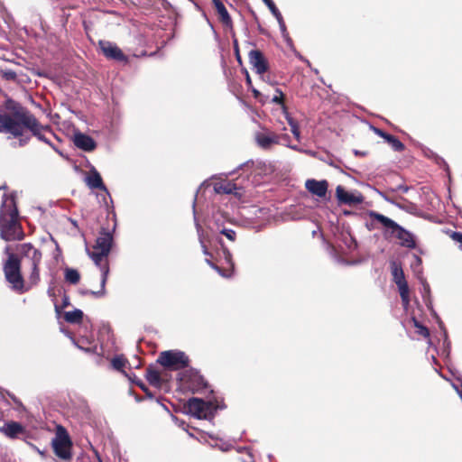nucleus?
I'll list each match as a JSON object with an SVG mask.
<instances>
[{
  "label": "nucleus",
  "instance_id": "9",
  "mask_svg": "<svg viewBox=\"0 0 462 462\" xmlns=\"http://www.w3.org/2000/svg\"><path fill=\"white\" fill-rule=\"evenodd\" d=\"M21 254L23 257L28 258L32 265V273L30 275V282L36 284L40 280L39 264L42 260V254L39 250L34 248L30 244H23L21 245Z\"/></svg>",
  "mask_w": 462,
  "mask_h": 462
},
{
  "label": "nucleus",
  "instance_id": "48",
  "mask_svg": "<svg viewBox=\"0 0 462 462\" xmlns=\"http://www.w3.org/2000/svg\"><path fill=\"white\" fill-rule=\"evenodd\" d=\"M246 81H247V83H248L249 85L251 84V79H250V78H249V76H248V75H247V77H246Z\"/></svg>",
  "mask_w": 462,
  "mask_h": 462
},
{
  "label": "nucleus",
  "instance_id": "2",
  "mask_svg": "<svg viewBox=\"0 0 462 462\" xmlns=\"http://www.w3.org/2000/svg\"><path fill=\"white\" fill-rule=\"evenodd\" d=\"M11 114L0 115V134H9L13 137H22L24 129H27L28 121L32 113L21 106L15 105L12 107Z\"/></svg>",
  "mask_w": 462,
  "mask_h": 462
},
{
  "label": "nucleus",
  "instance_id": "23",
  "mask_svg": "<svg viewBox=\"0 0 462 462\" xmlns=\"http://www.w3.org/2000/svg\"><path fill=\"white\" fill-rule=\"evenodd\" d=\"M238 189L236 183L228 180H222L214 183V190L218 194H235L238 193L236 190Z\"/></svg>",
  "mask_w": 462,
  "mask_h": 462
},
{
  "label": "nucleus",
  "instance_id": "41",
  "mask_svg": "<svg viewBox=\"0 0 462 462\" xmlns=\"http://www.w3.org/2000/svg\"><path fill=\"white\" fill-rule=\"evenodd\" d=\"M214 446L217 447L219 449H221L223 451H226L230 448V445L227 443H221V444L216 443Z\"/></svg>",
  "mask_w": 462,
  "mask_h": 462
},
{
  "label": "nucleus",
  "instance_id": "40",
  "mask_svg": "<svg viewBox=\"0 0 462 462\" xmlns=\"http://www.w3.org/2000/svg\"><path fill=\"white\" fill-rule=\"evenodd\" d=\"M196 380L198 381V385L196 387H192L193 390H199L200 387H204L206 385L201 376L196 375Z\"/></svg>",
  "mask_w": 462,
  "mask_h": 462
},
{
  "label": "nucleus",
  "instance_id": "3",
  "mask_svg": "<svg viewBox=\"0 0 462 462\" xmlns=\"http://www.w3.org/2000/svg\"><path fill=\"white\" fill-rule=\"evenodd\" d=\"M113 245V235L111 231L102 229L98 237L97 238L96 245L93 246L92 251L88 250L89 257L93 260L95 264L99 267L107 264L106 257L110 253Z\"/></svg>",
  "mask_w": 462,
  "mask_h": 462
},
{
  "label": "nucleus",
  "instance_id": "25",
  "mask_svg": "<svg viewBox=\"0 0 462 462\" xmlns=\"http://www.w3.org/2000/svg\"><path fill=\"white\" fill-rule=\"evenodd\" d=\"M214 4L221 21L226 24H229L231 23V18L224 4L219 0H214Z\"/></svg>",
  "mask_w": 462,
  "mask_h": 462
},
{
  "label": "nucleus",
  "instance_id": "11",
  "mask_svg": "<svg viewBox=\"0 0 462 462\" xmlns=\"http://www.w3.org/2000/svg\"><path fill=\"white\" fill-rule=\"evenodd\" d=\"M336 197L340 204L355 206L364 201V197L359 191H348L338 185L336 189Z\"/></svg>",
  "mask_w": 462,
  "mask_h": 462
},
{
  "label": "nucleus",
  "instance_id": "8",
  "mask_svg": "<svg viewBox=\"0 0 462 462\" xmlns=\"http://www.w3.org/2000/svg\"><path fill=\"white\" fill-rule=\"evenodd\" d=\"M391 271L393 282L396 283L400 296L402 301V305L405 309L410 304L409 287L405 280L403 270L400 263L395 261L391 263Z\"/></svg>",
  "mask_w": 462,
  "mask_h": 462
},
{
  "label": "nucleus",
  "instance_id": "33",
  "mask_svg": "<svg viewBox=\"0 0 462 462\" xmlns=\"http://www.w3.org/2000/svg\"><path fill=\"white\" fill-rule=\"evenodd\" d=\"M283 97H284L283 93L280 89L277 88L276 94L272 97V102L282 105L283 113L286 115V113H288V112H287L286 106L283 104Z\"/></svg>",
  "mask_w": 462,
  "mask_h": 462
},
{
  "label": "nucleus",
  "instance_id": "28",
  "mask_svg": "<svg viewBox=\"0 0 462 462\" xmlns=\"http://www.w3.org/2000/svg\"><path fill=\"white\" fill-rule=\"evenodd\" d=\"M285 117L287 119L289 125L291 126V131L292 134L294 135V137L296 138L297 141H300V132L299 125H298L297 122L294 121L293 118L288 113H286Z\"/></svg>",
  "mask_w": 462,
  "mask_h": 462
},
{
  "label": "nucleus",
  "instance_id": "43",
  "mask_svg": "<svg viewBox=\"0 0 462 462\" xmlns=\"http://www.w3.org/2000/svg\"><path fill=\"white\" fill-rule=\"evenodd\" d=\"M28 141H29V137H26V138H21V139L19 140V145H20V146H23V145H25V144L28 143Z\"/></svg>",
  "mask_w": 462,
  "mask_h": 462
},
{
  "label": "nucleus",
  "instance_id": "50",
  "mask_svg": "<svg viewBox=\"0 0 462 462\" xmlns=\"http://www.w3.org/2000/svg\"><path fill=\"white\" fill-rule=\"evenodd\" d=\"M416 260L418 261V263H420V259L419 257H416Z\"/></svg>",
  "mask_w": 462,
  "mask_h": 462
},
{
  "label": "nucleus",
  "instance_id": "14",
  "mask_svg": "<svg viewBox=\"0 0 462 462\" xmlns=\"http://www.w3.org/2000/svg\"><path fill=\"white\" fill-rule=\"evenodd\" d=\"M0 433L10 439H15L25 433V428L17 421L9 420L0 426Z\"/></svg>",
  "mask_w": 462,
  "mask_h": 462
},
{
  "label": "nucleus",
  "instance_id": "1",
  "mask_svg": "<svg viewBox=\"0 0 462 462\" xmlns=\"http://www.w3.org/2000/svg\"><path fill=\"white\" fill-rule=\"evenodd\" d=\"M0 236L5 241L21 240L23 233L18 220L14 195L4 196L0 208Z\"/></svg>",
  "mask_w": 462,
  "mask_h": 462
},
{
  "label": "nucleus",
  "instance_id": "35",
  "mask_svg": "<svg viewBox=\"0 0 462 462\" xmlns=\"http://www.w3.org/2000/svg\"><path fill=\"white\" fill-rule=\"evenodd\" d=\"M414 327L417 328V333L421 335L424 337H428L430 336L429 329L421 325L419 321L416 319H413Z\"/></svg>",
  "mask_w": 462,
  "mask_h": 462
},
{
  "label": "nucleus",
  "instance_id": "21",
  "mask_svg": "<svg viewBox=\"0 0 462 462\" xmlns=\"http://www.w3.org/2000/svg\"><path fill=\"white\" fill-rule=\"evenodd\" d=\"M85 181L90 189H99L107 192L99 172L95 168H92L88 175L86 176Z\"/></svg>",
  "mask_w": 462,
  "mask_h": 462
},
{
  "label": "nucleus",
  "instance_id": "17",
  "mask_svg": "<svg viewBox=\"0 0 462 462\" xmlns=\"http://www.w3.org/2000/svg\"><path fill=\"white\" fill-rule=\"evenodd\" d=\"M213 219H214V223L216 225L217 230L220 234L224 235L230 241L236 240V232L233 229L225 226V225H224V220L226 219V215H224L220 212H217L213 216Z\"/></svg>",
  "mask_w": 462,
  "mask_h": 462
},
{
  "label": "nucleus",
  "instance_id": "44",
  "mask_svg": "<svg viewBox=\"0 0 462 462\" xmlns=\"http://www.w3.org/2000/svg\"><path fill=\"white\" fill-rule=\"evenodd\" d=\"M423 291H423V293H425V294H426V293H427V294H428V293H430V286H429V284H428V283H426V282H424V283H423Z\"/></svg>",
  "mask_w": 462,
  "mask_h": 462
},
{
  "label": "nucleus",
  "instance_id": "32",
  "mask_svg": "<svg viewBox=\"0 0 462 462\" xmlns=\"http://www.w3.org/2000/svg\"><path fill=\"white\" fill-rule=\"evenodd\" d=\"M112 366L117 371H122L125 366L126 360L122 356H117L112 359Z\"/></svg>",
  "mask_w": 462,
  "mask_h": 462
},
{
  "label": "nucleus",
  "instance_id": "27",
  "mask_svg": "<svg viewBox=\"0 0 462 462\" xmlns=\"http://www.w3.org/2000/svg\"><path fill=\"white\" fill-rule=\"evenodd\" d=\"M146 378L148 382L154 386H158L161 383L160 373L152 368L147 370Z\"/></svg>",
  "mask_w": 462,
  "mask_h": 462
},
{
  "label": "nucleus",
  "instance_id": "29",
  "mask_svg": "<svg viewBox=\"0 0 462 462\" xmlns=\"http://www.w3.org/2000/svg\"><path fill=\"white\" fill-rule=\"evenodd\" d=\"M65 279L67 282L76 284L79 282L80 275L77 270L68 268L65 271Z\"/></svg>",
  "mask_w": 462,
  "mask_h": 462
},
{
  "label": "nucleus",
  "instance_id": "6",
  "mask_svg": "<svg viewBox=\"0 0 462 462\" xmlns=\"http://www.w3.org/2000/svg\"><path fill=\"white\" fill-rule=\"evenodd\" d=\"M158 362L166 368L179 370L188 366L189 358L184 352L169 350L160 354Z\"/></svg>",
  "mask_w": 462,
  "mask_h": 462
},
{
  "label": "nucleus",
  "instance_id": "10",
  "mask_svg": "<svg viewBox=\"0 0 462 462\" xmlns=\"http://www.w3.org/2000/svg\"><path fill=\"white\" fill-rule=\"evenodd\" d=\"M257 145L263 150H270L273 146L279 144L282 140L287 141L289 136L286 134H277L269 130L258 132L254 135Z\"/></svg>",
  "mask_w": 462,
  "mask_h": 462
},
{
  "label": "nucleus",
  "instance_id": "38",
  "mask_svg": "<svg viewBox=\"0 0 462 462\" xmlns=\"http://www.w3.org/2000/svg\"><path fill=\"white\" fill-rule=\"evenodd\" d=\"M207 263L213 268L215 269L220 275L224 276V277H229L231 274L230 273H226L224 272H222V270L217 267V265H215L213 263H211L209 260H207Z\"/></svg>",
  "mask_w": 462,
  "mask_h": 462
},
{
  "label": "nucleus",
  "instance_id": "12",
  "mask_svg": "<svg viewBox=\"0 0 462 462\" xmlns=\"http://www.w3.org/2000/svg\"><path fill=\"white\" fill-rule=\"evenodd\" d=\"M27 123V129L30 130L35 137H37L40 141L51 145L50 140L45 136V133L52 134V132L49 126L41 125L33 115H32L31 119Z\"/></svg>",
  "mask_w": 462,
  "mask_h": 462
},
{
  "label": "nucleus",
  "instance_id": "46",
  "mask_svg": "<svg viewBox=\"0 0 462 462\" xmlns=\"http://www.w3.org/2000/svg\"><path fill=\"white\" fill-rule=\"evenodd\" d=\"M286 145H287L288 147H290V148H291V149L295 150V151H300V149L298 148V146H297V145H291V144H290L289 143H286Z\"/></svg>",
  "mask_w": 462,
  "mask_h": 462
},
{
  "label": "nucleus",
  "instance_id": "22",
  "mask_svg": "<svg viewBox=\"0 0 462 462\" xmlns=\"http://www.w3.org/2000/svg\"><path fill=\"white\" fill-rule=\"evenodd\" d=\"M101 281H100V286H101V289L99 291H88V290H86V291H82L81 293L82 294H91L97 298H100V297H103L105 296L106 294V281H107V276H108V273H109V267L107 264H105L104 266H101Z\"/></svg>",
  "mask_w": 462,
  "mask_h": 462
},
{
  "label": "nucleus",
  "instance_id": "15",
  "mask_svg": "<svg viewBox=\"0 0 462 462\" xmlns=\"http://www.w3.org/2000/svg\"><path fill=\"white\" fill-rule=\"evenodd\" d=\"M99 47L103 54L108 58L116 60H125L126 58L122 51L113 42L108 41H99Z\"/></svg>",
  "mask_w": 462,
  "mask_h": 462
},
{
  "label": "nucleus",
  "instance_id": "13",
  "mask_svg": "<svg viewBox=\"0 0 462 462\" xmlns=\"http://www.w3.org/2000/svg\"><path fill=\"white\" fill-rule=\"evenodd\" d=\"M27 123V129L30 130L35 137H37L40 141L51 145L50 140L45 136V133L52 134V132L49 126L41 125L33 115H32L31 119Z\"/></svg>",
  "mask_w": 462,
  "mask_h": 462
},
{
  "label": "nucleus",
  "instance_id": "18",
  "mask_svg": "<svg viewBox=\"0 0 462 462\" xmlns=\"http://www.w3.org/2000/svg\"><path fill=\"white\" fill-rule=\"evenodd\" d=\"M73 143L78 148L85 152H91L97 146V143L92 137L82 133H76L74 134Z\"/></svg>",
  "mask_w": 462,
  "mask_h": 462
},
{
  "label": "nucleus",
  "instance_id": "16",
  "mask_svg": "<svg viewBox=\"0 0 462 462\" xmlns=\"http://www.w3.org/2000/svg\"><path fill=\"white\" fill-rule=\"evenodd\" d=\"M391 235L400 241V245L402 246H405L408 248L415 247V241L413 236L409 231L402 227L400 225L397 224V226H395L393 229Z\"/></svg>",
  "mask_w": 462,
  "mask_h": 462
},
{
  "label": "nucleus",
  "instance_id": "49",
  "mask_svg": "<svg viewBox=\"0 0 462 462\" xmlns=\"http://www.w3.org/2000/svg\"><path fill=\"white\" fill-rule=\"evenodd\" d=\"M86 352H90V348L84 349Z\"/></svg>",
  "mask_w": 462,
  "mask_h": 462
},
{
  "label": "nucleus",
  "instance_id": "39",
  "mask_svg": "<svg viewBox=\"0 0 462 462\" xmlns=\"http://www.w3.org/2000/svg\"><path fill=\"white\" fill-rule=\"evenodd\" d=\"M450 237L457 243L462 245V233L460 232H452Z\"/></svg>",
  "mask_w": 462,
  "mask_h": 462
},
{
  "label": "nucleus",
  "instance_id": "34",
  "mask_svg": "<svg viewBox=\"0 0 462 462\" xmlns=\"http://www.w3.org/2000/svg\"><path fill=\"white\" fill-rule=\"evenodd\" d=\"M279 23V27H280V30L282 32V34L283 36L284 39H286L288 42L290 41V38L288 36V32H287V30H286V26H285V23L283 21V18L281 14H279L278 15L274 16Z\"/></svg>",
  "mask_w": 462,
  "mask_h": 462
},
{
  "label": "nucleus",
  "instance_id": "26",
  "mask_svg": "<svg viewBox=\"0 0 462 462\" xmlns=\"http://www.w3.org/2000/svg\"><path fill=\"white\" fill-rule=\"evenodd\" d=\"M65 320L69 323H79L83 318V312L80 310L68 311L65 313Z\"/></svg>",
  "mask_w": 462,
  "mask_h": 462
},
{
  "label": "nucleus",
  "instance_id": "24",
  "mask_svg": "<svg viewBox=\"0 0 462 462\" xmlns=\"http://www.w3.org/2000/svg\"><path fill=\"white\" fill-rule=\"evenodd\" d=\"M369 217L377 222H379L383 226H384L390 233L393 231V229L397 226V223L392 220L391 218L377 213L375 211H370Z\"/></svg>",
  "mask_w": 462,
  "mask_h": 462
},
{
  "label": "nucleus",
  "instance_id": "20",
  "mask_svg": "<svg viewBox=\"0 0 462 462\" xmlns=\"http://www.w3.org/2000/svg\"><path fill=\"white\" fill-rule=\"evenodd\" d=\"M249 60L258 74H263L267 70V64L261 51L257 50L251 51Z\"/></svg>",
  "mask_w": 462,
  "mask_h": 462
},
{
  "label": "nucleus",
  "instance_id": "7",
  "mask_svg": "<svg viewBox=\"0 0 462 462\" xmlns=\"http://www.w3.org/2000/svg\"><path fill=\"white\" fill-rule=\"evenodd\" d=\"M52 447L57 457L69 460L71 458V441L66 430L59 427L56 437L52 439Z\"/></svg>",
  "mask_w": 462,
  "mask_h": 462
},
{
  "label": "nucleus",
  "instance_id": "42",
  "mask_svg": "<svg viewBox=\"0 0 462 462\" xmlns=\"http://www.w3.org/2000/svg\"><path fill=\"white\" fill-rule=\"evenodd\" d=\"M374 131L376 134L383 137L384 140H386L387 135H389V134H386L383 130L378 129V128H374Z\"/></svg>",
  "mask_w": 462,
  "mask_h": 462
},
{
  "label": "nucleus",
  "instance_id": "4",
  "mask_svg": "<svg viewBox=\"0 0 462 462\" xmlns=\"http://www.w3.org/2000/svg\"><path fill=\"white\" fill-rule=\"evenodd\" d=\"M21 263L14 254H9V259L4 264V272L6 281L11 284L12 289L23 292V279L21 272Z\"/></svg>",
  "mask_w": 462,
  "mask_h": 462
},
{
  "label": "nucleus",
  "instance_id": "5",
  "mask_svg": "<svg viewBox=\"0 0 462 462\" xmlns=\"http://www.w3.org/2000/svg\"><path fill=\"white\" fill-rule=\"evenodd\" d=\"M217 405L208 401L205 402L199 398H190L187 403V412L198 419H208L213 415Z\"/></svg>",
  "mask_w": 462,
  "mask_h": 462
},
{
  "label": "nucleus",
  "instance_id": "36",
  "mask_svg": "<svg viewBox=\"0 0 462 462\" xmlns=\"http://www.w3.org/2000/svg\"><path fill=\"white\" fill-rule=\"evenodd\" d=\"M263 2L267 5V7L269 8L270 12L273 14V16H276L279 14H281L276 5H274V3L273 2V0H263Z\"/></svg>",
  "mask_w": 462,
  "mask_h": 462
},
{
  "label": "nucleus",
  "instance_id": "45",
  "mask_svg": "<svg viewBox=\"0 0 462 462\" xmlns=\"http://www.w3.org/2000/svg\"><path fill=\"white\" fill-rule=\"evenodd\" d=\"M252 91H253L254 96V97H255V98H260V97H261V93H260L257 89L253 88V90H252Z\"/></svg>",
  "mask_w": 462,
  "mask_h": 462
},
{
  "label": "nucleus",
  "instance_id": "19",
  "mask_svg": "<svg viewBox=\"0 0 462 462\" xmlns=\"http://www.w3.org/2000/svg\"><path fill=\"white\" fill-rule=\"evenodd\" d=\"M305 187L310 193L319 198L325 197L328 191L327 180H308Z\"/></svg>",
  "mask_w": 462,
  "mask_h": 462
},
{
  "label": "nucleus",
  "instance_id": "31",
  "mask_svg": "<svg viewBox=\"0 0 462 462\" xmlns=\"http://www.w3.org/2000/svg\"><path fill=\"white\" fill-rule=\"evenodd\" d=\"M195 225H196V228H197V232H198V236H199V243L201 245L203 253H204V254L208 255V252L207 246L205 245L204 236H203V230H202L201 226L197 221L196 217H195Z\"/></svg>",
  "mask_w": 462,
  "mask_h": 462
},
{
  "label": "nucleus",
  "instance_id": "47",
  "mask_svg": "<svg viewBox=\"0 0 462 462\" xmlns=\"http://www.w3.org/2000/svg\"><path fill=\"white\" fill-rule=\"evenodd\" d=\"M5 253L8 256H9V254H12V253L10 252V246H6V247L5 248Z\"/></svg>",
  "mask_w": 462,
  "mask_h": 462
},
{
  "label": "nucleus",
  "instance_id": "30",
  "mask_svg": "<svg viewBox=\"0 0 462 462\" xmlns=\"http://www.w3.org/2000/svg\"><path fill=\"white\" fill-rule=\"evenodd\" d=\"M391 146L392 148L396 151V152H402L404 150V145L403 143L399 141L396 137H394L393 135H387L386 137V140H385Z\"/></svg>",
  "mask_w": 462,
  "mask_h": 462
},
{
  "label": "nucleus",
  "instance_id": "37",
  "mask_svg": "<svg viewBox=\"0 0 462 462\" xmlns=\"http://www.w3.org/2000/svg\"><path fill=\"white\" fill-rule=\"evenodd\" d=\"M223 254L226 263L233 268L234 264L232 263V255L230 252L227 249L223 248Z\"/></svg>",
  "mask_w": 462,
  "mask_h": 462
}]
</instances>
